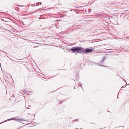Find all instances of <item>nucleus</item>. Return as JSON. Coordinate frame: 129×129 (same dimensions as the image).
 <instances>
[{
	"instance_id": "1",
	"label": "nucleus",
	"mask_w": 129,
	"mask_h": 129,
	"mask_svg": "<svg viewBox=\"0 0 129 129\" xmlns=\"http://www.w3.org/2000/svg\"><path fill=\"white\" fill-rule=\"evenodd\" d=\"M82 48L81 47H76L72 48L71 50V51L75 52H78L80 53V51H82Z\"/></svg>"
},
{
	"instance_id": "2",
	"label": "nucleus",
	"mask_w": 129,
	"mask_h": 129,
	"mask_svg": "<svg viewBox=\"0 0 129 129\" xmlns=\"http://www.w3.org/2000/svg\"><path fill=\"white\" fill-rule=\"evenodd\" d=\"M92 48V49H90L88 48H87L86 49H84L82 48V51H80V53L82 54L83 52L85 53H89L93 51V50L92 49L93 48Z\"/></svg>"
},
{
	"instance_id": "3",
	"label": "nucleus",
	"mask_w": 129,
	"mask_h": 129,
	"mask_svg": "<svg viewBox=\"0 0 129 129\" xmlns=\"http://www.w3.org/2000/svg\"><path fill=\"white\" fill-rule=\"evenodd\" d=\"M10 120H16V121H23V120L21 119L16 118L14 117L10 119H8L7 120V121H8Z\"/></svg>"
},
{
	"instance_id": "4",
	"label": "nucleus",
	"mask_w": 129,
	"mask_h": 129,
	"mask_svg": "<svg viewBox=\"0 0 129 129\" xmlns=\"http://www.w3.org/2000/svg\"><path fill=\"white\" fill-rule=\"evenodd\" d=\"M25 103L26 107L28 109L30 108L31 106L29 105L28 103L27 104V102H26Z\"/></svg>"
},
{
	"instance_id": "5",
	"label": "nucleus",
	"mask_w": 129,
	"mask_h": 129,
	"mask_svg": "<svg viewBox=\"0 0 129 129\" xmlns=\"http://www.w3.org/2000/svg\"><path fill=\"white\" fill-rule=\"evenodd\" d=\"M105 57H103V58L102 60L100 62V63L101 64H102V62H103L105 60Z\"/></svg>"
},
{
	"instance_id": "6",
	"label": "nucleus",
	"mask_w": 129,
	"mask_h": 129,
	"mask_svg": "<svg viewBox=\"0 0 129 129\" xmlns=\"http://www.w3.org/2000/svg\"><path fill=\"white\" fill-rule=\"evenodd\" d=\"M94 63V64H96L100 66H103L104 67H106V66H105L102 65H101V64H98V63Z\"/></svg>"
},
{
	"instance_id": "7",
	"label": "nucleus",
	"mask_w": 129,
	"mask_h": 129,
	"mask_svg": "<svg viewBox=\"0 0 129 129\" xmlns=\"http://www.w3.org/2000/svg\"><path fill=\"white\" fill-rule=\"evenodd\" d=\"M39 3H40V5H41V2H40V3H37V4H39Z\"/></svg>"
},
{
	"instance_id": "8",
	"label": "nucleus",
	"mask_w": 129,
	"mask_h": 129,
	"mask_svg": "<svg viewBox=\"0 0 129 129\" xmlns=\"http://www.w3.org/2000/svg\"><path fill=\"white\" fill-rule=\"evenodd\" d=\"M5 122V121H4L3 122H2L1 123H3V122ZM0 124H1V123H0Z\"/></svg>"
},
{
	"instance_id": "9",
	"label": "nucleus",
	"mask_w": 129,
	"mask_h": 129,
	"mask_svg": "<svg viewBox=\"0 0 129 129\" xmlns=\"http://www.w3.org/2000/svg\"><path fill=\"white\" fill-rule=\"evenodd\" d=\"M20 128H18L17 129H20Z\"/></svg>"
},
{
	"instance_id": "10",
	"label": "nucleus",
	"mask_w": 129,
	"mask_h": 129,
	"mask_svg": "<svg viewBox=\"0 0 129 129\" xmlns=\"http://www.w3.org/2000/svg\"><path fill=\"white\" fill-rule=\"evenodd\" d=\"M27 94H28H28H28V93H27Z\"/></svg>"
}]
</instances>
